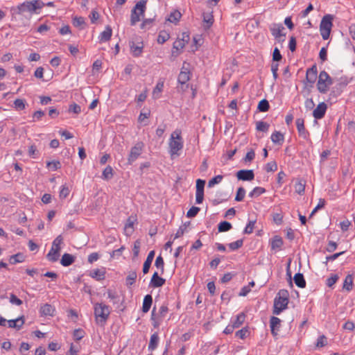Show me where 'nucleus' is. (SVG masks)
<instances>
[{
    "mask_svg": "<svg viewBox=\"0 0 355 355\" xmlns=\"http://www.w3.org/2000/svg\"><path fill=\"white\" fill-rule=\"evenodd\" d=\"M44 3L40 0L25 1L11 9L14 15H24L25 13H37V10L43 8Z\"/></svg>",
    "mask_w": 355,
    "mask_h": 355,
    "instance_id": "f257e3e1",
    "label": "nucleus"
},
{
    "mask_svg": "<svg viewBox=\"0 0 355 355\" xmlns=\"http://www.w3.org/2000/svg\"><path fill=\"white\" fill-rule=\"evenodd\" d=\"M111 313V308L103 302L94 304V314L96 323L103 327L105 324Z\"/></svg>",
    "mask_w": 355,
    "mask_h": 355,
    "instance_id": "f03ea898",
    "label": "nucleus"
},
{
    "mask_svg": "<svg viewBox=\"0 0 355 355\" xmlns=\"http://www.w3.org/2000/svg\"><path fill=\"white\" fill-rule=\"evenodd\" d=\"M289 302V293L286 289H281L274 300L273 314L279 315L287 309Z\"/></svg>",
    "mask_w": 355,
    "mask_h": 355,
    "instance_id": "7ed1b4c3",
    "label": "nucleus"
},
{
    "mask_svg": "<svg viewBox=\"0 0 355 355\" xmlns=\"http://www.w3.org/2000/svg\"><path fill=\"white\" fill-rule=\"evenodd\" d=\"M170 154L179 155L178 151L183 148V141L181 137V131L176 130L171 135L169 141Z\"/></svg>",
    "mask_w": 355,
    "mask_h": 355,
    "instance_id": "20e7f679",
    "label": "nucleus"
},
{
    "mask_svg": "<svg viewBox=\"0 0 355 355\" xmlns=\"http://www.w3.org/2000/svg\"><path fill=\"white\" fill-rule=\"evenodd\" d=\"M333 84V79L325 71H320L317 83V89L321 94H326L329 87Z\"/></svg>",
    "mask_w": 355,
    "mask_h": 355,
    "instance_id": "39448f33",
    "label": "nucleus"
},
{
    "mask_svg": "<svg viewBox=\"0 0 355 355\" xmlns=\"http://www.w3.org/2000/svg\"><path fill=\"white\" fill-rule=\"evenodd\" d=\"M334 17L331 15H324L320 24V31L323 40L329 39L331 28L333 26L332 21Z\"/></svg>",
    "mask_w": 355,
    "mask_h": 355,
    "instance_id": "423d86ee",
    "label": "nucleus"
},
{
    "mask_svg": "<svg viewBox=\"0 0 355 355\" xmlns=\"http://www.w3.org/2000/svg\"><path fill=\"white\" fill-rule=\"evenodd\" d=\"M62 241L63 238L61 235L57 236L53 241L52 248L46 255L49 261L51 262H55L58 261L60 256V245L62 243Z\"/></svg>",
    "mask_w": 355,
    "mask_h": 355,
    "instance_id": "0eeeda50",
    "label": "nucleus"
},
{
    "mask_svg": "<svg viewBox=\"0 0 355 355\" xmlns=\"http://www.w3.org/2000/svg\"><path fill=\"white\" fill-rule=\"evenodd\" d=\"M168 312V308L166 304L161 306L157 314H155V307L153 309L151 313V320L153 321V325L155 328H157L160 325L162 321Z\"/></svg>",
    "mask_w": 355,
    "mask_h": 355,
    "instance_id": "6e6552de",
    "label": "nucleus"
},
{
    "mask_svg": "<svg viewBox=\"0 0 355 355\" xmlns=\"http://www.w3.org/2000/svg\"><path fill=\"white\" fill-rule=\"evenodd\" d=\"M144 144L143 142H137L133 147H132L128 159V163L132 164L141 154Z\"/></svg>",
    "mask_w": 355,
    "mask_h": 355,
    "instance_id": "1a4fd4ad",
    "label": "nucleus"
},
{
    "mask_svg": "<svg viewBox=\"0 0 355 355\" xmlns=\"http://www.w3.org/2000/svg\"><path fill=\"white\" fill-rule=\"evenodd\" d=\"M295 123L299 136L306 141H310V134L309 132L305 128L304 120L302 118H298L296 119Z\"/></svg>",
    "mask_w": 355,
    "mask_h": 355,
    "instance_id": "9d476101",
    "label": "nucleus"
},
{
    "mask_svg": "<svg viewBox=\"0 0 355 355\" xmlns=\"http://www.w3.org/2000/svg\"><path fill=\"white\" fill-rule=\"evenodd\" d=\"M190 71L187 68L182 67L180 73L178 75V82L180 85H182V87L183 86H186V87H189V85L187 84V81L190 79Z\"/></svg>",
    "mask_w": 355,
    "mask_h": 355,
    "instance_id": "9b49d317",
    "label": "nucleus"
},
{
    "mask_svg": "<svg viewBox=\"0 0 355 355\" xmlns=\"http://www.w3.org/2000/svg\"><path fill=\"white\" fill-rule=\"evenodd\" d=\"M270 30L271 34L275 39L286 37V33H283V31H284L285 28L281 24H273L270 28Z\"/></svg>",
    "mask_w": 355,
    "mask_h": 355,
    "instance_id": "f8f14e48",
    "label": "nucleus"
},
{
    "mask_svg": "<svg viewBox=\"0 0 355 355\" xmlns=\"http://www.w3.org/2000/svg\"><path fill=\"white\" fill-rule=\"evenodd\" d=\"M327 110V105L325 103L322 102L320 103L316 108L313 112V116L315 119H322L326 113Z\"/></svg>",
    "mask_w": 355,
    "mask_h": 355,
    "instance_id": "ddd939ff",
    "label": "nucleus"
},
{
    "mask_svg": "<svg viewBox=\"0 0 355 355\" xmlns=\"http://www.w3.org/2000/svg\"><path fill=\"white\" fill-rule=\"evenodd\" d=\"M238 180L243 181H251L254 178L252 170H240L236 173Z\"/></svg>",
    "mask_w": 355,
    "mask_h": 355,
    "instance_id": "4468645a",
    "label": "nucleus"
},
{
    "mask_svg": "<svg viewBox=\"0 0 355 355\" xmlns=\"http://www.w3.org/2000/svg\"><path fill=\"white\" fill-rule=\"evenodd\" d=\"M166 282L165 279L159 276L157 272H155L152 276L150 286L153 288H158L162 286Z\"/></svg>",
    "mask_w": 355,
    "mask_h": 355,
    "instance_id": "2eb2a0df",
    "label": "nucleus"
},
{
    "mask_svg": "<svg viewBox=\"0 0 355 355\" xmlns=\"http://www.w3.org/2000/svg\"><path fill=\"white\" fill-rule=\"evenodd\" d=\"M281 325V320L275 316H272L270 320V327L271 333L274 336L277 335Z\"/></svg>",
    "mask_w": 355,
    "mask_h": 355,
    "instance_id": "dca6fc26",
    "label": "nucleus"
},
{
    "mask_svg": "<svg viewBox=\"0 0 355 355\" xmlns=\"http://www.w3.org/2000/svg\"><path fill=\"white\" fill-rule=\"evenodd\" d=\"M317 67L316 65H313L311 68H309L306 71V79L307 82L311 84H313L317 78Z\"/></svg>",
    "mask_w": 355,
    "mask_h": 355,
    "instance_id": "f3484780",
    "label": "nucleus"
},
{
    "mask_svg": "<svg viewBox=\"0 0 355 355\" xmlns=\"http://www.w3.org/2000/svg\"><path fill=\"white\" fill-rule=\"evenodd\" d=\"M270 244L272 250H279L284 244V241L280 236L275 235L270 240Z\"/></svg>",
    "mask_w": 355,
    "mask_h": 355,
    "instance_id": "a211bd4d",
    "label": "nucleus"
},
{
    "mask_svg": "<svg viewBox=\"0 0 355 355\" xmlns=\"http://www.w3.org/2000/svg\"><path fill=\"white\" fill-rule=\"evenodd\" d=\"M6 322H8V327L19 330L24 324V316H21L15 320H9Z\"/></svg>",
    "mask_w": 355,
    "mask_h": 355,
    "instance_id": "6ab92c4d",
    "label": "nucleus"
},
{
    "mask_svg": "<svg viewBox=\"0 0 355 355\" xmlns=\"http://www.w3.org/2000/svg\"><path fill=\"white\" fill-rule=\"evenodd\" d=\"M112 35V29L110 26L107 25L105 27V31H103L100 34V35L98 37L99 42L101 43H102V42H106L109 41L111 39Z\"/></svg>",
    "mask_w": 355,
    "mask_h": 355,
    "instance_id": "aec40b11",
    "label": "nucleus"
},
{
    "mask_svg": "<svg viewBox=\"0 0 355 355\" xmlns=\"http://www.w3.org/2000/svg\"><path fill=\"white\" fill-rule=\"evenodd\" d=\"M154 257H155V251L152 250L148 253L147 258L144 263V266H143L144 274H147L148 272L150 266L152 264L153 260L154 259Z\"/></svg>",
    "mask_w": 355,
    "mask_h": 355,
    "instance_id": "412c9836",
    "label": "nucleus"
},
{
    "mask_svg": "<svg viewBox=\"0 0 355 355\" xmlns=\"http://www.w3.org/2000/svg\"><path fill=\"white\" fill-rule=\"evenodd\" d=\"M354 287V277L352 275H347L344 280L343 289L350 292Z\"/></svg>",
    "mask_w": 355,
    "mask_h": 355,
    "instance_id": "4be33fe9",
    "label": "nucleus"
},
{
    "mask_svg": "<svg viewBox=\"0 0 355 355\" xmlns=\"http://www.w3.org/2000/svg\"><path fill=\"white\" fill-rule=\"evenodd\" d=\"M74 261H75V257L73 255L68 254V253H64L62 257V259L60 260V263L63 266H69L71 264H73L74 263Z\"/></svg>",
    "mask_w": 355,
    "mask_h": 355,
    "instance_id": "5701e85b",
    "label": "nucleus"
},
{
    "mask_svg": "<svg viewBox=\"0 0 355 355\" xmlns=\"http://www.w3.org/2000/svg\"><path fill=\"white\" fill-rule=\"evenodd\" d=\"M40 313L42 315H51L52 316L53 315V313L55 311L54 307L49 304H45L40 308Z\"/></svg>",
    "mask_w": 355,
    "mask_h": 355,
    "instance_id": "b1692460",
    "label": "nucleus"
},
{
    "mask_svg": "<svg viewBox=\"0 0 355 355\" xmlns=\"http://www.w3.org/2000/svg\"><path fill=\"white\" fill-rule=\"evenodd\" d=\"M153 303V297L151 295H145L143 301L142 311L144 313H148Z\"/></svg>",
    "mask_w": 355,
    "mask_h": 355,
    "instance_id": "393cba45",
    "label": "nucleus"
},
{
    "mask_svg": "<svg viewBox=\"0 0 355 355\" xmlns=\"http://www.w3.org/2000/svg\"><path fill=\"white\" fill-rule=\"evenodd\" d=\"M293 280L295 284L299 288H305L306 287V281L304 279V275L302 273H296L294 275Z\"/></svg>",
    "mask_w": 355,
    "mask_h": 355,
    "instance_id": "a878e982",
    "label": "nucleus"
},
{
    "mask_svg": "<svg viewBox=\"0 0 355 355\" xmlns=\"http://www.w3.org/2000/svg\"><path fill=\"white\" fill-rule=\"evenodd\" d=\"M105 268L96 269L91 272L90 276L96 280H103L105 279Z\"/></svg>",
    "mask_w": 355,
    "mask_h": 355,
    "instance_id": "bb28decb",
    "label": "nucleus"
},
{
    "mask_svg": "<svg viewBox=\"0 0 355 355\" xmlns=\"http://www.w3.org/2000/svg\"><path fill=\"white\" fill-rule=\"evenodd\" d=\"M271 140L274 144L282 145L284 140V136L280 132L275 131L271 135Z\"/></svg>",
    "mask_w": 355,
    "mask_h": 355,
    "instance_id": "cd10ccee",
    "label": "nucleus"
},
{
    "mask_svg": "<svg viewBox=\"0 0 355 355\" xmlns=\"http://www.w3.org/2000/svg\"><path fill=\"white\" fill-rule=\"evenodd\" d=\"M130 47L131 53L134 57H139L141 55L143 51V45L137 46L134 42H130Z\"/></svg>",
    "mask_w": 355,
    "mask_h": 355,
    "instance_id": "c85d7f7f",
    "label": "nucleus"
},
{
    "mask_svg": "<svg viewBox=\"0 0 355 355\" xmlns=\"http://www.w3.org/2000/svg\"><path fill=\"white\" fill-rule=\"evenodd\" d=\"M159 342V336L157 333H155L150 336V342L148 344V350L153 351L155 350L157 345Z\"/></svg>",
    "mask_w": 355,
    "mask_h": 355,
    "instance_id": "c756f323",
    "label": "nucleus"
},
{
    "mask_svg": "<svg viewBox=\"0 0 355 355\" xmlns=\"http://www.w3.org/2000/svg\"><path fill=\"white\" fill-rule=\"evenodd\" d=\"M203 22L205 23L204 28L209 29L214 22L213 15L209 13H203Z\"/></svg>",
    "mask_w": 355,
    "mask_h": 355,
    "instance_id": "7c9ffc66",
    "label": "nucleus"
},
{
    "mask_svg": "<svg viewBox=\"0 0 355 355\" xmlns=\"http://www.w3.org/2000/svg\"><path fill=\"white\" fill-rule=\"evenodd\" d=\"M245 319V315L244 313H241L239 315H236V319L232 321V324L234 327L235 329L239 328L240 326H241Z\"/></svg>",
    "mask_w": 355,
    "mask_h": 355,
    "instance_id": "2f4dec72",
    "label": "nucleus"
},
{
    "mask_svg": "<svg viewBox=\"0 0 355 355\" xmlns=\"http://www.w3.org/2000/svg\"><path fill=\"white\" fill-rule=\"evenodd\" d=\"M25 258L22 253H17L16 254L12 255L10 257L9 262L11 264H16L17 263H21L24 261Z\"/></svg>",
    "mask_w": 355,
    "mask_h": 355,
    "instance_id": "473e14b6",
    "label": "nucleus"
},
{
    "mask_svg": "<svg viewBox=\"0 0 355 355\" xmlns=\"http://www.w3.org/2000/svg\"><path fill=\"white\" fill-rule=\"evenodd\" d=\"M113 175V168L110 166H106L102 173V178L105 180L112 179Z\"/></svg>",
    "mask_w": 355,
    "mask_h": 355,
    "instance_id": "72a5a7b5",
    "label": "nucleus"
},
{
    "mask_svg": "<svg viewBox=\"0 0 355 355\" xmlns=\"http://www.w3.org/2000/svg\"><path fill=\"white\" fill-rule=\"evenodd\" d=\"M266 189L261 187H256L254 189L250 192L249 197L250 198H257L261 194L266 192Z\"/></svg>",
    "mask_w": 355,
    "mask_h": 355,
    "instance_id": "f704fd0d",
    "label": "nucleus"
},
{
    "mask_svg": "<svg viewBox=\"0 0 355 355\" xmlns=\"http://www.w3.org/2000/svg\"><path fill=\"white\" fill-rule=\"evenodd\" d=\"M232 227V224L227 221H222L218 225V230L219 232H227Z\"/></svg>",
    "mask_w": 355,
    "mask_h": 355,
    "instance_id": "c9c22d12",
    "label": "nucleus"
},
{
    "mask_svg": "<svg viewBox=\"0 0 355 355\" xmlns=\"http://www.w3.org/2000/svg\"><path fill=\"white\" fill-rule=\"evenodd\" d=\"M146 0H141L139 2H137L136 3L135 6L134 7L136 9V10H139V14L142 17L144 16L145 10H146Z\"/></svg>",
    "mask_w": 355,
    "mask_h": 355,
    "instance_id": "e433bc0d",
    "label": "nucleus"
},
{
    "mask_svg": "<svg viewBox=\"0 0 355 355\" xmlns=\"http://www.w3.org/2000/svg\"><path fill=\"white\" fill-rule=\"evenodd\" d=\"M181 17L182 14L180 13V12H179L178 10H175L170 14L168 20L172 23H177L179 21Z\"/></svg>",
    "mask_w": 355,
    "mask_h": 355,
    "instance_id": "4c0bfd02",
    "label": "nucleus"
},
{
    "mask_svg": "<svg viewBox=\"0 0 355 355\" xmlns=\"http://www.w3.org/2000/svg\"><path fill=\"white\" fill-rule=\"evenodd\" d=\"M270 108V105L266 99H263L259 101L257 109L259 112H267Z\"/></svg>",
    "mask_w": 355,
    "mask_h": 355,
    "instance_id": "58836bf2",
    "label": "nucleus"
},
{
    "mask_svg": "<svg viewBox=\"0 0 355 355\" xmlns=\"http://www.w3.org/2000/svg\"><path fill=\"white\" fill-rule=\"evenodd\" d=\"M141 15L137 12L136 9L133 8L131 11V17H130V25L135 26L137 22L140 20Z\"/></svg>",
    "mask_w": 355,
    "mask_h": 355,
    "instance_id": "ea45409f",
    "label": "nucleus"
},
{
    "mask_svg": "<svg viewBox=\"0 0 355 355\" xmlns=\"http://www.w3.org/2000/svg\"><path fill=\"white\" fill-rule=\"evenodd\" d=\"M191 224V222L190 221H188V222H186L185 223H184L182 225H181L179 229L178 230L176 234H175V236H174V239H176L180 236H182L186 230H187V227Z\"/></svg>",
    "mask_w": 355,
    "mask_h": 355,
    "instance_id": "a19ab883",
    "label": "nucleus"
},
{
    "mask_svg": "<svg viewBox=\"0 0 355 355\" xmlns=\"http://www.w3.org/2000/svg\"><path fill=\"white\" fill-rule=\"evenodd\" d=\"M269 126L268 123L262 121L256 123V129L258 131L266 132L268 130Z\"/></svg>",
    "mask_w": 355,
    "mask_h": 355,
    "instance_id": "79ce46f5",
    "label": "nucleus"
},
{
    "mask_svg": "<svg viewBox=\"0 0 355 355\" xmlns=\"http://www.w3.org/2000/svg\"><path fill=\"white\" fill-rule=\"evenodd\" d=\"M170 38V35L166 31H160L157 37V42L159 44H164Z\"/></svg>",
    "mask_w": 355,
    "mask_h": 355,
    "instance_id": "37998d69",
    "label": "nucleus"
},
{
    "mask_svg": "<svg viewBox=\"0 0 355 355\" xmlns=\"http://www.w3.org/2000/svg\"><path fill=\"white\" fill-rule=\"evenodd\" d=\"M46 167L52 171H56L61 168V163L58 160L46 162Z\"/></svg>",
    "mask_w": 355,
    "mask_h": 355,
    "instance_id": "c03bdc74",
    "label": "nucleus"
},
{
    "mask_svg": "<svg viewBox=\"0 0 355 355\" xmlns=\"http://www.w3.org/2000/svg\"><path fill=\"white\" fill-rule=\"evenodd\" d=\"M339 277L337 274H331V276L326 280V285L328 287H332L338 280Z\"/></svg>",
    "mask_w": 355,
    "mask_h": 355,
    "instance_id": "a18cd8bd",
    "label": "nucleus"
},
{
    "mask_svg": "<svg viewBox=\"0 0 355 355\" xmlns=\"http://www.w3.org/2000/svg\"><path fill=\"white\" fill-rule=\"evenodd\" d=\"M155 266L161 270V274L164 273V261L161 255L158 256L155 262Z\"/></svg>",
    "mask_w": 355,
    "mask_h": 355,
    "instance_id": "49530a36",
    "label": "nucleus"
},
{
    "mask_svg": "<svg viewBox=\"0 0 355 355\" xmlns=\"http://www.w3.org/2000/svg\"><path fill=\"white\" fill-rule=\"evenodd\" d=\"M295 191L300 194V195H302L304 193V189H305V182H302V180H300L298 182H297L295 184Z\"/></svg>",
    "mask_w": 355,
    "mask_h": 355,
    "instance_id": "de8ad7c7",
    "label": "nucleus"
},
{
    "mask_svg": "<svg viewBox=\"0 0 355 355\" xmlns=\"http://www.w3.org/2000/svg\"><path fill=\"white\" fill-rule=\"evenodd\" d=\"M136 278H137L136 271H130L126 277L127 285L128 286L132 285L135 283Z\"/></svg>",
    "mask_w": 355,
    "mask_h": 355,
    "instance_id": "09e8293b",
    "label": "nucleus"
},
{
    "mask_svg": "<svg viewBox=\"0 0 355 355\" xmlns=\"http://www.w3.org/2000/svg\"><path fill=\"white\" fill-rule=\"evenodd\" d=\"M107 297L113 301L114 304L119 301V296L116 291L107 290Z\"/></svg>",
    "mask_w": 355,
    "mask_h": 355,
    "instance_id": "8fccbe9b",
    "label": "nucleus"
},
{
    "mask_svg": "<svg viewBox=\"0 0 355 355\" xmlns=\"http://www.w3.org/2000/svg\"><path fill=\"white\" fill-rule=\"evenodd\" d=\"M248 334H249L248 328L246 327H243V329L237 331L235 334V336L241 339H244L248 336Z\"/></svg>",
    "mask_w": 355,
    "mask_h": 355,
    "instance_id": "3c124183",
    "label": "nucleus"
},
{
    "mask_svg": "<svg viewBox=\"0 0 355 355\" xmlns=\"http://www.w3.org/2000/svg\"><path fill=\"white\" fill-rule=\"evenodd\" d=\"M243 240L239 239L234 242L229 243L228 246L232 250H238L239 248H241L243 246Z\"/></svg>",
    "mask_w": 355,
    "mask_h": 355,
    "instance_id": "603ef678",
    "label": "nucleus"
},
{
    "mask_svg": "<svg viewBox=\"0 0 355 355\" xmlns=\"http://www.w3.org/2000/svg\"><path fill=\"white\" fill-rule=\"evenodd\" d=\"M70 193L69 187L65 184L63 185L59 192V197L61 199L66 198Z\"/></svg>",
    "mask_w": 355,
    "mask_h": 355,
    "instance_id": "864d4df0",
    "label": "nucleus"
},
{
    "mask_svg": "<svg viewBox=\"0 0 355 355\" xmlns=\"http://www.w3.org/2000/svg\"><path fill=\"white\" fill-rule=\"evenodd\" d=\"M245 194V190L243 187H239L237 190L235 200L241 202L243 200Z\"/></svg>",
    "mask_w": 355,
    "mask_h": 355,
    "instance_id": "5fc2aeb1",
    "label": "nucleus"
},
{
    "mask_svg": "<svg viewBox=\"0 0 355 355\" xmlns=\"http://www.w3.org/2000/svg\"><path fill=\"white\" fill-rule=\"evenodd\" d=\"M25 101L23 99L17 98L14 101L15 107L19 110H23L26 107Z\"/></svg>",
    "mask_w": 355,
    "mask_h": 355,
    "instance_id": "6e6d98bb",
    "label": "nucleus"
},
{
    "mask_svg": "<svg viewBox=\"0 0 355 355\" xmlns=\"http://www.w3.org/2000/svg\"><path fill=\"white\" fill-rule=\"evenodd\" d=\"M265 170L266 171V172L276 171L277 170V162L275 161L268 162L265 166Z\"/></svg>",
    "mask_w": 355,
    "mask_h": 355,
    "instance_id": "4d7b16f0",
    "label": "nucleus"
},
{
    "mask_svg": "<svg viewBox=\"0 0 355 355\" xmlns=\"http://www.w3.org/2000/svg\"><path fill=\"white\" fill-rule=\"evenodd\" d=\"M327 345V338L324 335L318 337L316 343L317 347H322Z\"/></svg>",
    "mask_w": 355,
    "mask_h": 355,
    "instance_id": "13d9d810",
    "label": "nucleus"
},
{
    "mask_svg": "<svg viewBox=\"0 0 355 355\" xmlns=\"http://www.w3.org/2000/svg\"><path fill=\"white\" fill-rule=\"evenodd\" d=\"M200 210V209L199 207L193 206L187 211V216L188 218L195 217L198 214Z\"/></svg>",
    "mask_w": 355,
    "mask_h": 355,
    "instance_id": "bf43d9fd",
    "label": "nucleus"
},
{
    "mask_svg": "<svg viewBox=\"0 0 355 355\" xmlns=\"http://www.w3.org/2000/svg\"><path fill=\"white\" fill-rule=\"evenodd\" d=\"M85 19L83 17H74L72 20V24L75 27H80L85 24Z\"/></svg>",
    "mask_w": 355,
    "mask_h": 355,
    "instance_id": "052dcab7",
    "label": "nucleus"
},
{
    "mask_svg": "<svg viewBox=\"0 0 355 355\" xmlns=\"http://www.w3.org/2000/svg\"><path fill=\"white\" fill-rule=\"evenodd\" d=\"M223 177L221 175H218L215 176L214 178H213L212 179H211L209 181L208 187H211L214 186L215 184L220 183L221 182V180H223Z\"/></svg>",
    "mask_w": 355,
    "mask_h": 355,
    "instance_id": "680f3d73",
    "label": "nucleus"
},
{
    "mask_svg": "<svg viewBox=\"0 0 355 355\" xmlns=\"http://www.w3.org/2000/svg\"><path fill=\"white\" fill-rule=\"evenodd\" d=\"M84 335H85V332L81 329H75L73 333V338L76 340H81L84 337Z\"/></svg>",
    "mask_w": 355,
    "mask_h": 355,
    "instance_id": "e2e57ef3",
    "label": "nucleus"
},
{
    "mask_svg": "<svg viewBox=\"0 0 355 355\" xmlns=\"http://www.w3.org/2000/svg\"><path fill=\"white\" fill-rule=\"evenodd\" d=\"M255 223H256L255 220L249 221V223L247 224L245 228L244 229L243 233L247 234H250L252 233Z\"/></svg>",
    "mask_w": 355,
    "mask_h": 355,
    "instance_id": "0e129e2a",
    "label": "nucleus"
},
{
    "mask_svg": "<svg viewBox=\"0 0 355 355\" xmlns=\"http://www.w3.org/2000/svg\"><path fill=\"white\" fill-rule=\"evenodd\" d=\"M282 59V54L277 47H275L272 53V61L279 62Z\"/></svg>",
    "mask_w": 355,
    "mask_h": 355,
    "instance_id": "69168bd1",
    "label": "nucleus"
},
{
    "mask_svg": "<svg viewBox=\"0 0 355 355\" xmlns=\"http://www.w3.org/2000/svg\"><path fill=\"white\" fill-rule=\"evenodd\" d=\"M10 302L17 306H20L23 303V302L13 293H11L10 295Z\"/></svg>",
    "mask_w": 355,
    "mask_h": 355,
    "instance_id": "338daca9",
    "label": "nucleus"
},
{
    "mask_svg": "<svg viewBox=\"0 0 355 355\" xmlns=\"http://www.w3.org/2000/svg\"><path fill=\"white\" fill-rule=\"evenodd\" d=\"M186 45L184 42L182 41L180 39H178L173 45V48L176 49L177 51L182 49Z\"/></svg>",
    "mask_w": 355,
    "mask_h": 355,
    "instance_id": "774afa93",
    "label": "nucleus"
}]
</instances>
